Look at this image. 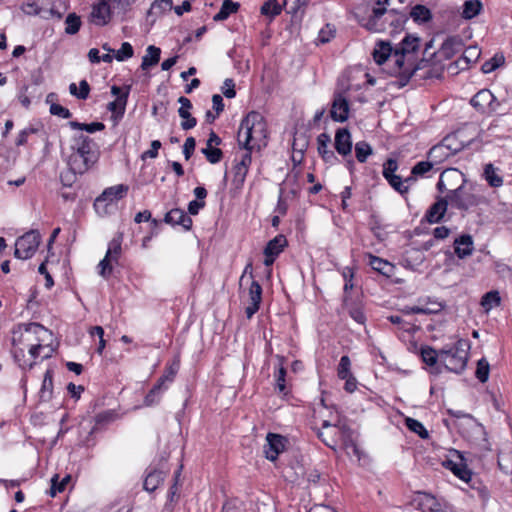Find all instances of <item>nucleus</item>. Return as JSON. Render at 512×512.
<instances>
[{
	"mask_svg": "<svg viewBox=\"0 0 512 512\" xmlns=\"http://www.w3.org/2000/svg\"><path fill=\"white\" fill-rule=\"evenodd\" d=\"M53 341V334L39 323L18 324L12 330V354L23 370L31 369L34 362L30 359L39 352L42 342Z\"/></svg>",
	"mask_w": 512,
	"mask_h": 512,
	"instance_id": "nucleus-1",
	"label": "nucleus"
},
{
	"mask_svg": "<svg viewBox=\"0 0 512 512\" xmlns=\"http://www.w3.org/2000/svg\"><path fill=\"white\" fill-rule=\"evenodd\" d=\"M267 125L262 114L256 111L249 112L241 121L238 129L237 141L240 149L244 150L240 166L250 168L253 151H260L266 146Z\"/></svg>",
	"mask_w": 512,
	"mask_h": 512,
	"instance_id": "nucleus-2",
	"label": "nucleus"
},
{
	"mask_svg": "<svg viewBox=\"0 0 512 512\" xmlns=\"http://www.w3.org/2000/svg\"><path fill=\"white\" fill-rule=\"evenodd\" d=\"M465 182L464 175L457 169L441 173L437 188L441 193L447 191L445 197L451 208L467 211L478 204V197L465 188Z\"/></svg>",
	"mask_w": 512,
	"mask_h": 512,
	"instance_id": "nucleus-3",
	"label": "nucleus"
},
{
	"mask_svg": "<svg viewBox=\"0 0 512 512\" xmlns=\"http://www.w3.org/2000/svg\"><path fill=\"white\" fill-rule=\"evenodd\" d=\"M72 154L68 164L74 173L83 174L99 159V147L89 136L81 133L72 138Z\"/></svg>",
	"mask_w": 512,
	"mask_h": 512,
	"instance_id": "nucleus-4",
	"label": "nucleus"
},
{
	"mask_svg": "<svg viewBox=\"0 0 512 512\" xmlns=\"http://www.w3.org/2000/svg\"><path fill=\"white\" fill-rule=\"evenodd\" d=\"M420 39L412 35H406L401 43L394 49V62L401 86H405L411 77L420 69L414 66L413 54L419 48Z\"/></svg>",
	"mask_w": 512,
	"mask_h": 512,
	"instance_id": "nucleus-5",
	"label": "nucleus"
},
{
	"mask_svg": "<svg viewBox=\"0 0 512 512\" xmlns=\"http://www.w3.org/2000/svg\"><path fill=\"white\" fill-rule=\"evenodd\" d=\"M465 345L464 341L459 340L449 349L439 351L440 362L444 364L448 371L459 374L465 369L468 360V353L464 348Z\"/></svg>",
	"mask_w": 512,
	"mask_h": 512,
	"instance_id": "nucleus-6",
	"label": "nucleus"
},
{
	"mask_svg": "<svg viewBox=\"0 0 512 512\" xmlns=\"http://www.w3.org/2000/svg\"><path fill=\"white\" fill-rule=\"evenodd\" d=\"M41 235L36 230H31L16 240L14 255L18 259L31 258L38 249Z\"/></svg>",
	"mask_w": 512,
	"mask_h": 512,
	"instance_id": "nucleus-7",
	"label": "nucleus"
},
{
	"mask_svg": "<svg viewBox=\"0 0 512 512\" xmlns=\"http://www.w3.org/2000/svg\"><path fill=\"white\" fill-rule=\"evenodd\" d=\"M443 466L450 470L459 480H471L472 472L469 468L468 459L462 452L453 450L451 457L443 462Z\"/></svg>",
	"mask_w": 512,
	"mask_h": 512,
	"instance_id": "nucleus-8",
	"label": "nucleus"
},
{
	"mask_svg": "<svg viewBox=\"0 0 512 512\" xmlns=\"http://www.w3.org/2000/svg\"><path fill=\"white\" fill-rule=\"evenodd\" d=\"M471 105L482 113L496 112L500 103L488 89L477 92L470 101Z\"/></svg>",
	"mask_w": 512,
	"mask_h": 512,
	"instance_id": "nucleus-9",
	"label": "nucleus"
},
{
	"mask_svg": "<svg viewBox=\"0 0 512 512\" xmlns=\"http://www.w3.org/2000/svg\"><path fill=\"white\" fill-rule=\"evenodd\" d=\"M411 505L422 512H448L433 495L425 492H416Z\"/></svg>",
	"mask_w": 512,
	"mask_h": 512,
	"instance_id": "nucleus-10",
	"label": "nucleus"
},
{
	"mask_svg": "<svg viewBox=\"0 0 512 512\" xmlns=\"http://www.w3.org/2000/svg\"><path fill=\"white\" fill-rule=\"evenodd\" d=\"M390 0H378L377 7H374L372 14L367 19L365 27L372 32H383L386 30L385 21L382 20L383 16L388 12L385 5L389 4Z\"/></svg>",
	"mask_w": 512,
	"mask_h": 512,
	"instance_id": "nucleus-11",
	"label": "nucleus"
},
{
	"mask_svg": "<svg viewBox=\"0 0 512 512\" xmlns=\"http://www.w3.org/2000/svg\"><path fill=\"white\" fill-rule=\"evenodd\" d=\"M266 442L263 447L265 457L270 461H275L279 454L285 450L287 439L280 434L268 433Z\"/></svg>",
	"mask_w": 512,
	"mask_h": 512,
	"instance_id": "nucleus-12",
	"label": "nucleus"
},
{
	"mask_svg": "<svg viewBox=\"0 0 512 512\" xmlns=\"http://www.w3.org/2000/svg\"><path fill=\"white\" fill-rule=\"evenodd\" d=\"M128 190L129 186L125 184L108 187L96 198L94 207L98 209L102 203H113L118 201L127 195Z\"/></svg>",
	"mask_w": 512,
	"mask_h": 512,
	"instance_id": "nucleus-13",
	"label": "nucleus"
},
{
	"mask_svg": "<svg viewBox=\"0 0 512 512\" xmlns=\"http://www.w3.org/2000/svg\"><path fill=\"white\" fill-rule=\"evenodd\" d=\"M112 7L107 0H100L92 6L90 21L97 26L106 25L111 17Z\"/></svg>",
	"mask_w": 512,
	"mask_h": 512,
	"instance_id": "nucleus-14",
	"label": "nucleus"
},
{
	"mask_svg": "<svg viewBox=\"0 0 512 512\" xmlns=\"http://www.w3.org/2000/svg\"><path fill=\"white\" fill-rule=\"evenodd\" d=\"M334 147L337 153L343 157L351 155L352 137L347 128H338L335 133Z\"/></svg>",
	"mask_w": 512,
	"mask_h": 512,
	"instance_id": "nucleus-15",
	"label": "nucleus"
},
{
	"mask_svg": "<svg viewBox=\"0 0 512 512\" xmlns=\"http://www.w3.org/2000/svg\"><path fill=\"white\" fill-rule=\"evenodd\" d=\"M129 93L130 86L124 87V92L121 96H118V98L108 104L107 109L112 113L111 119L114 123H118V121L124 116Z\"/></svg>",
	"mask_w": 512,
	"mask_h": 512,
	"instance_id": "nucleus-16",
	"label": "nucleus"
},
{
	"mask_svg": "<svg viewBox=\"0 0 512 512\" xmlns=\"http://www.w3.org/2000/svg\"><path fill=\"white\" fill-rule=\"evenodd\" d=\"M333 426L338 429L339 437L347 449V453H353L355 456H358L359 450L353 439V431L341 420H338Z\"/></svg>",
	"mask_w": 512,
	"mask_h": 512,
	"instance_id": "nucleus-17",
	"label": "nucleus"
},
{
	"mask_svg": "<svg viewBox=\"0 0 512 512\" xmlns=\"http://www.w3.org/2000/svg\"><path fill=\"white\" fill-rule=\"evenodd\" d=\"M249 300L250 304L246 307L245 313L248 319H251L253 315L259 310L260 303L262 300V287L257 281H252L249 288Z\"/></svg>",
	"mask_w": 512,
	"mask_h": 512,
	"instance_id": "nucleus-18",
	"label": "nucleus"
},
{
	"mask_svg": "<svg viewBox=\"0 0 512 512\" xmlns=\"http://www.w3.org/2000/svg\"><path fill=\"white\" fill-rule=\"evenodd\" d=\"M349 104L341 94L335 96L332 103L330 115L334 121L344 122L348 119Z\"/></svg>",
	"mask_w": 512,
	"mask_h": 512,
	"instance_id": "nucleus-19",
	"label": "nucleus"
},
{
	"mask_svg": "<svg viewBox=\"0 0 512 512\" xmlns=\"http://www.w3.org/2000/svg\"><path fill=\"white\" fill-rule=\"evenodd\" d=\"M164 222L171 225H181L185 230H190L192 227V219L184 210L175 208L166 213Z\"/></svg>",
	"mask_w": 512,
	"mask_h": 512,
	"instance_id": "nucleus-20",
	"label": "nucleus"
},
{
	"mask_svg": "<svg viewBox=\"0 0 512 512\" xmlns=\"http://www.w3.org/2000/svg\"><path fill=\"white\" fill-rule=\"evenodd\" d=\"M473 250L474 242L470 234H463L454 240V252L458 258L470 256Z\"/></svg>",
	"mask_w": 512,
	"mask_h": 512,
	"instance_id": "nucleus-21",
	"label": "nucleus"
},
{
	"mask_svg": "<svg viewBox=\"0 0 512 512\" xmlns=\"http://www.w3.org/2000/svg\"><path fill=\"white\" fill-rule=\"evenodd\" d=\"M446 197L438 198V200L430 206L425 214V219L429 223H438L442 220L448 206Z\"/></svg>",
	"mask_w": 512,
	"mask_h": 512,
	"instance_id": "nucleus-22",
	"label": "nucleus"
},
{
	"mask_svg": "<svg viewBox=\"0 0 512 512\" xmlns=\"http://www.w3.org/2000/svg\"><path fill=\"white\" fill-rule=\"evenodd\" d=\"M461 136L462 132L457 131L455 133L447 135L441 141V143L445 145L448 151L451 152L452 156L468 145V143H465L464 141L461 140Z\"/></svg>",
	"mask_w": 512,
	"mask_h": 512,
	"instance_id": "nucleus-23",
	"label": "nucleus"
},
{
	"mask_svg": "<svg viewBox=\"0 0 512 512\" xmlns=\"http://www.w3.org/2000/svg\"><path fill=\"white\" fill-rule=\"evenodd\" d=\"M343 308L347 311L349 316L358 324H364L366 317L363 312V308L360 304L354 303L348 296L343 298Z\"/></svg>",
	"mask_w": 512,
	"mask_h": 512,
	"instance_id": "nucleus-24",
	"label": "nucleus"
},
{
	"mask_svg": "<svg viewBox=\"0 0 512 512\" xmlns=\"http://www.w3.org/2000/svg\"><path fill=\"white\" fill-rule=\"evenodd\" d=\"M392 51L393 49L389 42L379 41L374 48L373 59L378 65H381L388 60Z\"/></svg>",
	"mask_w": 512,
	"mask_h": 512,
	"instance_id": "nucleus-25",
	"label": "nucleus"
},
{
	"mask_svg": "<svg viewBox=\"0 0 512 512\" xmlns=\"http://www.w3.org/2000/svg\"><path fill=\"white\" fill-rule=\"evenodd\" d=\"M287 244V240L285 238V236L283 235H277L276 237H274L272 240H270L265 249H264V254L265 256H278L283 248L286 246Z\"/></svg>",
	"mask_w": 512,
	"mask_h": 512,
	"instance_id": "nucleus-26",
	"label": "nucleus"
},
{
	"mask_svg": "<svg viewBox=\"0 0 512 512\" xmlns=\"http://www.w3.org/2000/svg\"><path fill=\"white\" fill-rule=\"evenodd\" d=\"M161 50L160 48L150 45L146 49V54L142 58L141 69L147 70L148 68L158 64L160 60Z\"/></svg>",
	"mask_w": 512,
	"mask_h": 512,
	"instance_id": "nucleus-27",
	"label": "nucleus"
},
{
	"mask_svg": "<svg viewBox=\"0 0 512 512\" xmlns=\"http://www.w3.org/2000/svg\"><path fill=\"white\" fill-rule=\"evenodd\" d=\"M451 156V152H449L441 142L434 145L428 152V159L431 160L434 165L444 162Z\"/></svg>",
	"mask_w": 512,
	"mask_h": 512,
	"instance_id": "nucleus-28",
	"label": "nucleus"
},
{
	"mask_svg": "<svg viewBox=\"0 0 512 512\" xmlns=\"http://www.w3.org/2000/svg\"><path fill=\"white\" fill-rule=\"evenodd\" d=\"M239 7L240 4L237 2H233L232 0H224L219 12L214 15L213 20L216 22L224 21L231 14L236 13Z\"/></svg>",
	"mask_w": 512,
	"mask_h": 512,
	"instance_id": "nucleus-29",
	"label": "nucleus"
},
{
	"mask_svg": "<svg viewBox=\"0 0 512 512\" xmlns=\"http://www.w3.org/2000/svg\"><path fill=\"white\" fill-rule=\"evenodd\" d=\"M410 17L418 24L426 23L432 19V13L426 6L417 4L412 7Z\"/></svg>",
	"mask_w": 512,
	"mask_h": 512,
	"instance_id": "nucleus-30",
	"label": "nucleus"
},
{
	"mask_svg": "<svg viewBox=\"0 0 512 512\" xmlns=\"http://www.w3.org/2000/svg\"><path fill=\"white\" fill-rule=\"evenodd\" d=\"M169 473V465L166 460L161 459L157 466L151 467L147 473L146 479H155V480H163L168 476Z\"/></svg>",
	"mask_w": 512,
	"mask_h": 512,
	"instance_id": "nucleus-31",
	"label": "nucleus"
},
{
	"mask_svg": "<svg viewBox=\"0 0 512 512\" xmlns=\"http://www.w3.org/2000/svg\"><path fill=\"white\" fill-rule=\"evenodd\" d=\"M482 10L480 0H467L463 4L462 17L464 19H472L476 17Z\"/></svg>",
	"mask_w": 512,
	"mask_h": 512,
	"instance_id": "nucleus-32",
	"label": "nucleus"
},
{
	"mask_svg": "<svg viewBox=\"0 0 512 512\" xmlns=\"http://www.w3.org/2000/svg\"><path fill=\"white\" fill-rule=\"evenodd\" d=\"M501 303V297L498 291H489L485 293L481 299V306L484 308L486 312L490 311L492 308L499 306Z\"/></svg>",
	"mask_w": 512,
	"mask_h": 512,
	"instance_id": "nucleus-33",
	"label": "nucleus"
},
{
	"mask_svg": "<svg viewBox=\"0 0 512 512\" xmlns=\"http://www.w3.org/2000/svg\"><path fill=\"white\" fill-rule=\"evenodd\" d=\"M385 15V20H390V25L393 27L392 32L403 29L404 24L408 20L405 14L397 13L394 9L389 10Z\"/></svg>",
	"mask_w": 512,
	"mask_h": 512,
	"instance_id": "nucleus-34",
	"label": "nucleus"
},
{
	"mask_svg": "<svg viewBox=\"0 0 512 512\" xmlns=\"http://www.w3.org/2000/svg\"><path fill=\"white\" fill-rule=\"evenodd\" d=\"M369 265L373 270L386 276H389L392 270V266L388 261L373 255H369Z\"/></svg>",
	"mask_w": 512,
	"mask_h": 512,
	"instance_id": "nucleus-35",
	"label": "nucleus"
},
{
	"mask_svg": "<svg viewBox=\"0 0 512 512\" xmlns=\"http://www.w3.org/2000/svg\"><path fill=\"white\" fill-rule=\"evenodd\" d=\"M69 126L74 130L86 131L88 133H95L105 129L102 122L80 123L78 121H70Z\"/></svg>",
	"mask_w": 512,
	"mask_h": 512,
	"instance_id": "nucleus-36",
	"label": "nucleus"
},
{
	"mask_svg": "<svg viewBox=\"0 0 512 512\" xmlns=\"http://www.w3.org/2000/svg\"><path fill=\"white\" fill-rule=\"evenodd\" d=\"M167 389V386H163L162 382H158L153 386V388L148 392L144 399V404L146 406H152L157 404L160 401L161 393Z\"/></svg>",
	"mask_w": 512,
	"mask_h": 512,
	"instance_id": "nucleus-37",
	"label": "nucleus"
},
{
	"mask_svg": "<svg viewBox=\"0 0 512 512\" xmlns=\"http://www.w3.org/2000/svg\"><path fill=\"white\" fill-rule=\"evenodd\" d=\"M484 176L491 187H500L503 184L502 177L496 173V169L491 163L485 165Z\"/></svg>",
	"mask_w": 512,
	"mask_h": 512,
	"instance_id": "nucleus-38",
	"label": "nucleus"
},
{
	"mask_svg": "<svg viewBox=\"0 0 512 512\" xmlns=\"http://www.w3.org/2000/svg\"><path fill=\"white\" fill-rule=\"evenodd\" d=\"M65 33L69 35L76 34L81 27V18L76 13H69L65 19Z\"/></svg>",
	"mask_w": 512,
	"mask_h": 512,
	"instance_id": "nucleus-39",
	"label": "nucleus"
},
{
	"mask_svg": "<svg viewBox=\"0 0 512 512\" xmlns=\"http://www.w3.org/2000/svg\"><path fill=\"white\" fill-rule=\"evenodd\" d=\"M180 367L179 359H175L170 365L165 368L164 374L158 379V382H162V385L165 386L166 382H173L178 370Z\"/></svg>",
	"mask_w": 512,
	"mask_h": 512,
	"instance_id": "nucleus-40",
	"label": "nucleus"
},
{
	"mask_svg": "<svg viewBox=\"0 0 512 512\" xmlns=\"http://www.w3.org/2000/svg\"><path fill=\"white\" fill-rule=\"evenodd\" d=\"M505 58L502 54H495L491 59L485 61L481 66V71L485 74L493 72L498 67L502 66Z\"/></svg>",
	"mask_w": 512,
	"mask_h": 512,
	"instance_id": "nucleus-41",
	"label": "nucleus"
},
{
	"mask_svg": "<svg viewBox=\"0 0 512 512\" xmlns=\"http://www.w3.org/2000/svg\"><path fill=\"white\" fill-rule=\"evenodd\" d=\"M405 424L410 431L416 433L422 439H426L429 437L428 431L420 421L408 417L405 420Z\"/></svg>",
	"mask_w": 512,
	"mask_h": 512,
	"instance_id": "nucleus-42",
	"label": "nucleus"
},
{
	"mask_svg": "<svg viewBox=\"0 0 512 512\" xmlns=\"http://www.w3.org/2000/svg\"><path fill=\"white\" fill-rule=\"evenodd\" d=\"M282 11L281 5L277 0H267L260 9L262 15L269 16L271 18L279 15Z\"/></svg>",
	"mask_w": 512,
	"mask_h": 512,
	"instance_id": "nucleus-43",
	"label": "nucleus"
},
{
	"mask_svg": "<svg viewBox=\"0 0 512 512\" xmlns=\"http://www.w3.org/2000/svg\"><path fill=\"white\" fill-rule=\"evenodd\" d=\"M373 153L372 147L365 141L357 142L355 145V156L360 163L366 162Z\"/></svg>",
	"mask_w": 512,
	"mask_h": 512,
	"instance_id": "nucleus-44",
	"label": "nucleus"
},
{
	"mask_svg": "<svg viewBox=\"0 0 512 512\" xmlns=\"http://www.w3.org/2000/svg\"><path fill=\"white\" fill-rule=\"evenodd\" d=\"M202 153L205 155L207 161L211 164H217L223 158L222 150L215 146L206 145V147L202 149Z\"/></svg>",
	"mask_w": 512,
	"mask_h": 512,
	"instance_id": "nucleus-45",
	"label": "nucleus"
},
{
	"mask_svg": "<svg viewBox=\"0 0 512 512\" xmlns=\"http://www.w3.org/2000/svg\"><path fill=\"white\" fill-rule=\"evenodd\" d=\"M490 365L485 358H481L477 362V368L475 372L476 378L481 382L485 383L489 378Z\"/></svg>",
	"mask_w": 512,
	"mask_h": 512,
	"instance_id": "nucleus-46",
	"label": "nucleus"
},
{
	"mask_svg": "<svg viewBox=\"0 0 512 512\" xmlns=\"http://www.w3.org/2000/svg\"><path fill=\"white\" fill-rule=\"evenodd\" d=\"M121 242L122 238L119 236L117 238H113L109 243L106 256H108L114 262L118 261V258L121 254Z\"/></svg>",
	"mask_w": 512,
	"mask_h": 512,
	"instance_id": "nucleus-47",
	"label": "nucleus"
},
{
	"mask_svg": "<svg viewBox=\"0 0 512 512\" xmlns=\"http://www.w3.org/2000/svg\"><path fill=\"white\" fill-rule=\"evenodd\" d=\"M421 357L423 362L429 366L435 365L437 360H440L439 352L430 346H425L421 349Z\"/></svg>",
	"mask_w": 512,
	"mask_h": 512,
	"instance_id": "nucleus-48",
	"label": "nucleus"
},
{
	"mask_svg": "<svg viewBox=\"0 0 512 512\" xmlns=\"http://www.w3.org/2000/svg\"><path fill=\"white\" fill-rule=\"evenodd\" d=\"M498 465L506 475H512V451L500 453L498 456Z\"/></svg>",
	"mask_w": 512,
	"mask_h": 512,
	"instance_id": "nucleus-49",
	"label": "nucleus"
},
{
	"mask_svg": "<svg viewBox=\"0 0 512 512\" xmlns=\"http://www.w3.org/2000/svg\"><path fill=\"white\" fill-rule=\"evenodd\" d=\"M389 185L401 195L407 194L409 191V186L404 185L403 179L399 175H393L386 179Z\"/></svg>",
	"mask_w": 512,
	"mask_h": 512,
	"instance_id": "nucleus-50",
	"label": "nucleus"
},
{
	"mask_svg": "<svg viewBox=\"0 0 512 512\" xmlns=\"http://www.w3.org/2000/svg\"><path fill=\"white\" fill-rule=\"evenodd\" d=\"M350 368H351L350 358L347 355H343L340 358V362L338 365V370H337L338 377L340 379L350 377V375H352Z\"/></svg>",
	"mask_w": 512,
	"mask_h": 512,
	"instance_id": "nucleus-51",
	"label": "nucleus"
},
{
	"mask_svg": "<svg viewBox=\"0 0 512 512\" xmlns=\"http://www.w3.org/2000/svg\"><path fill=\"white\" fill-rule=\"evenodd\" d=\"M465 484H467L473 491L471 494L472 497L477 495L482 500H486L488 498V491L486 487L482 485V482H465Z\"/></svg>",
	"mask_w": 512,
	"mask_h": 512,
	"instance_id": "nucleus-52",
	"label": "nucleus"
},
{
	"mask_svg": "<svg viewBox=\"0 0 512 512\" xmlns=\"http://www.w3.org/2000/svg\"><path fill=\"white\" fill-rule=\"evenodd\" d=\"M481 51L477 46H469L465 49L462 59L465 61L466 65L470 63H475L480 57Z\"/></svg>",
	"mask_w": 512,
	"mask_h": 512,
	"instance_id": "nucleus-53",
	"label": "nucleus"
},
{
	"mask_svg": "<svg viewBox=\"0 0 512 512\" xmlns=\"http://www.w3.org/2000/svg\"><path fill=\"white\" fill-rule=\"evenodd\" d=\"M134 50L130 43L123 42L120 49L116 51L115 58L117 61H124L133 56Z\"/></svg>",
	"mask_w": 512,
	"mask_h": 512,
	"instance_id": "nucleus-54",
	"label": "nucleus"
},
{
	"mask_svg": "<svg viewBox=\"0 0 512 512\" xmlns=\"http://www.w3.org/2000/svg\"><path fill=\"white\" fill-rule=\"evenodd\" d=\"M249 167L240 166V164L236 163L234 166V179L233 182L237 186H242L245 182L246 176L248 174Z\"/></svg>",
	"mask_w": 512,
	"mask_h": 512,
	"instance_id": "nucleus-55",
	"label": "nucleus"
},
{
	"mask_svg": "<svg viewBox=\"0 0 512 512\" xmlns=\"http://www.w3.org/2000/svg\"><path fill=\"white\" fill-rule=\"evenodd\" d=\"M54 352V348L52 347V341L42 342L41 346L39 347V352L35 353L34 356L30 359L34 362V360L38 357L41 359H47L51 357V355Z\"/></svg>",
	"mask_w": 512,
	"mask_h": 512,
	"instance_id": "nucleus-56",
	"label": "nucleus"
},
{
	"mask_svg": "<svg viewBox=\"0 0 512 512\" xmlns=\"http://www.w3.org/2000/svg\"><path fill=\"white\" fill-rule=\"evenodd\" d=\"M54 352V348L52 347V341L42 342L41 346L39 347V352L35 353L34 356L30 359L34 362V360L38 357L41 359H47L51 357V355Z\"/></svg>",
	"mask_w": 512,
	"mask_h": 512,
	"instance_id": "nucleus-57",
	"label": "nucleus"
},
{
	"mask_svg": "<svg viewBox=\"0 0 512 512\" xmlns=\"http://www.w3.org/2000/svg\"><path fill=\"white\" fill-rule=\"evenodd\" d=\"M433 166H434V163L431 160L418 162L412 168L411 174L416 175V176H423L424 174L429 172L433 168Z\"/></svg>",
	"mask_w": 512,
	"mask_h": 512,
	"instance_id": "nucleus-58",
	"label": "nucleus"
},
{
	"mask_svg": "<svg viewBox=\"0 0 512 512\" xmlns=\"http://www.w3.org/2000/svg\"><path fill=\"white\" fill-rule=\"evenodd\" d=\"M398 162L397 160L393 159V158H389L385 161V163L383 164V171H382V174H383V177L385 179L393 176V175H396V171L398 170Z\"/></svg>",
	"mask_w": 512,
	"mask_h": 512,
	"instance_id": "nucleus-59",
	"label": "nucleus"
},
{
	"mask_svg": "<svg viewBox=\"0 0 512 512\" xmlns=\"http://www.w3.org/2000/svg\"><path fill=\"white\" fill-rule=\"evenodd\" d=\"M117 414L114 410L103 411L95 416L96 425L108 424L115 420Z\"/></svg>",
	"mask_w": 512,
	"mask_h": 512,
	"instance_id": "nucleus-60",
	"label": "nucleus"
},
{
	"mask_svg": "<svg viewBox=\"0 0 512 512\" xmlns=\"http://www.w3.org/2000/svg\"><path fill=\"white\" fill-rule=\"evenodd\" d=\"M494 269H495V272L502 278H511L512 277L511 267L502 261H495Z\"/></svg>",
	"mask_w": 512,
	"mask_h": 512,
	"instance_id": "nucleus-61",
	"label": "nucleus"
},
{
	"mask_svg": "<svg viewBox=\"0 0 512 512\" xmlns=\"http://www.w3.org/2000/svg\"><path fill=\"white\" fill-rule=\"evenodd\" d=\"M50 113L52 115L61 117L63 119H69L72 116L69 109L61 106L60 104H56V103H53L50 105Z\"/></svg>",
	"mask_w": 512,
	"mask_h": 512,
	"instance_id": "nucleus-62",
	"label": "nucleus"
},
{
	"mask_svg": "<svg viewBox=\"0 0 512 512\" xmlns=\"http://www.w3.org/2000/svg\"><path fill=\"white\" fill-rule=\"evenodd\" d=\"M222 512H244V507L237 499L228 500L224 503Z\"/></svg>",
	"mask_w": 512,
	"mask_h": 512,
	"instance_id": "nucleus-63",
	"label": "nucleus"
},
{
	"mask_svg": "<svg viewBox=\"0 0 512 512\" xmlns=\"http://www.w3.org/2000/svg\"><path fill=\"white\" fill-rule=\"evenodd\" d=\"M111 262H112V260L108 256H106V255L100 261L98 267L100 268L99 274L102 277L108 278L111 275L112 270H113Z\"/></svg>",
	"mask_w": 512,
	"mask_h": 512,
	"instance_id": "nucleus-64",
	"label": "nucleus"
}]
</instances>
